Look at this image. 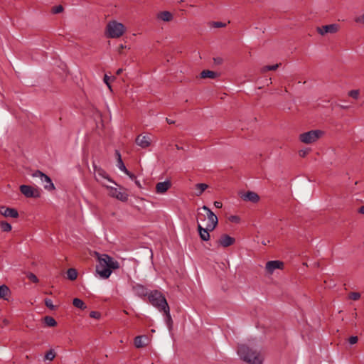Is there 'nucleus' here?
Listing matches in <instances>:
<instances>
[{
  "label": "nucleus",
  "mask_w": 364,
  "mask_h": 364,
  "mask_svg": "<svg viewBox=\"0 0 364 364\" xmlns=\"http://www.w3.org/2000/svg\"><path fill=\"white\" fill-rule=\"evenodd\" d=\"M115 154L117 161V166L119 168V169L125 173L127 175H128L131 178H135V176L133 174L130 173L129 171L127 169L122 159L121 154L118 150L115 151Z\"/></svg>",
  "instance_id": "16"
},
{
  "label": "nucleus",
  "mask_w": 364,
  "mask_h": 364,
  "mask_svg": "<svg viewBox=\"0 0 364 364\" xmlns=\"http://www.w3.org/2000/svg\"><path fill=\"white\" fill-rule=\"evenodd\" d=\"M93 169L95 179L100 182L103 186L105 185L102 180L106 179L108 181L117 185L116 182L111 179L106 171L101 167L97 166L93 163Z\"/></svg>",
  "instance_id": "6"
},
{
  "label": "nucleus",
  "mask_w": 364,
  "mask_h": 364,
  "mask_svg": "<svg viewBox=\"0 0 364 364\" xmlns=\"http://www.w3.org/2000/svg\"><path fill=\"white\" fill-rule=\"evenodd\" d=\"M348 298L354 301L358 300L360 298V294L358 292H350L348 294Z\"/></svg>",
  "instance_id": "33"
},
{
  "label": "nucleus",
  "mask_w": 364,
  "mask_h": 364,
  "mask_svg": "<svg viewBox=\"0 0 364 364\" xmlns=\"http://www.w3.org/2000/svg\"><path fill=\"white\" fill-rule=\"evenodd\" d=\"M358 213H361V214H364V205L363 206H361L359 210H358Z\"/></svg>",
  "instance_id": "45"
},
{
  "label": "nucleus",
  "mask_w": 364,
  "mask_h": 364,
  "mask_svg": "<svg viewBox=\"0 0 364 364\" xmlns=\"http://www.w3.org/2000/svg\"><path fill=\"white\" fill-rule=\"evenodd\" d=\"M32 176L33 178H38L41 183L43 185L45 189H47L48 191L55 189V186L51 179L47 175L44 174L41 171L38 170L36 171L34 173H32Z\"/></svg>",
  "instance_id": "7"
},
{
  "label": "nucleus",
  "mask_w": 364,
  "mask_h": 364,
  "mask_svg": "<svg viewBox=\"0 0 364 364\" xmlns=\"http://www.w3.org/2000/svg\"><path fill=\"white\" fill-rule=\"evenodd\" d=\"M146 340L147 338L146 336H138L134 338V345L136 348H141L145 346L143 340Z\"/></svg>",
  "instance_id": "26"
},
{
  "label": "nucleus",
  "mask_w": 364,
  "mask_h": 364,
  "mask_svg": "<svg viewBox=\"0 0 364 364\" xmlns=\"http://www.w3.org/2000/svg\"><path fill=\"white\" fill-rule=\"evenodd\" d=\"M0 228L4 232H9L11 230V225L5 221L0 222Z\"/></svg>",
  "instance_id": "31"
},
{
  "label": "nucleus",
  "mask_w": 364,
  "mask_h": 364,
  "mask_svg": "<svg viewBox=\"0 0 364 364\" xmlns=\"http://www.w3.org/2000/svg\"><path fill=\"white\" fill-rule=\"evenodd\" d=\"M68 278L72 281L75 280L77 277V272L75 269L70 268L67 272Z\"/></svg>",
  "instance_id": "29"
},
{
  "label": "nucleus",
  "mask_w": 364,
  "mask_h": 364,
  "mask_svg": "<svg viewBox=\"0 0 364 364\" xmlns=\"http://www.w3.org/2000/svg\"><path fill=\"white\" fill-rule=\"evenodd\" d=\"M241 198L245 201H250L256 203L259 200V196L257 193L253 191H247L241 196Z\"/></svg>",
  "instance_id": "17"
},
{
  "label": "nucleus",
  "mask_w": 364,
  "mask_h": 364,
  "mask_svg": "<svg viewBox=\"0 0 364 364\" xmlns=\"http://www.w3.org/2000/svg\"><path fill=\"white\" fill-rule=\"evenodd\" d=\"M109 77L107 75H105V77H104V82L108 86V87L110 89L111 86H110V84L109 82Z\"/></svg>",
  "instance_id": "42"
},
{
  "label": "nucleus",
  "mask_w": 364,
  "mask_h": 364,
  "mask_svg": "<svg viewBox=\"0 0 364 364\" xmlns=\"http://www.w3.org/2000/svg\"><path fill=\"white\" fill-rule=\"evenodd\" d=\"M280 64H275V65H266V66H264L261 68L260 71L261 73H266L267 71H269V70H275L276 69H277L279 68Z\"/></svg>",
  "instance_id": "30"
},
{
  "label": "nucleus",
  "mask_w": 364,
  "mask_h": 364,
  "mask_svg": "<svg viewBox=\"0 0 364 364\" xmlns=\"http://www.w3.org/2000/svg\"><path fill=\"white\" fill-rule=\"evenodd\" d=\"M166 122H167L168 124H173V123H174V122H173V120H171V119H168V118H166Z\"/></svg>",
  "instance_id": "47"
},
{
  "label": "nucleus",
  "mask_w": 364,
  "mask_h": 364,
  "mask_svg": "<svg viewBox=\"0 0 364 364\" xmlns=\"http://www.w3.org/2000/svg\"><path fill=\"white\" fill-rule=\"evenodd\" d=\"M27 277L29 280L34 283L38 282V279L37 278V277L31 272L28 273Z\"/></svg>",
  "instance_id": "36"
},
{
  "label": "nucleus",
  "mask_w": 364,
  "mask_h": 364,
  "mask_svg": "<svg viewBox=\"0 0 364 364\" xmlns=\"http://www.w3.org/2000/svg\"><path fill=\"white\" fill-rule=\"evenodd\" d=\"M157 17H158V18H159L164 21H166V22L171 21L173 19L172 14L167 11H161V12L159 13L157 15Z\"/></svg>",
  "instance_id": "21"
},
{
  "label": "nucleus",
  "mask_w": 364,
  "mask_h": 364,
  "mask_svg": "<svg viewBox=\"0 0 364 364\" xmlns=\"http://www.w3.org/2000/svg\"><path fill=\"white\" fill-rule=\"evenodd\" d=\"M45 304L50 309L54 310L55 309V306L53 304V301L50 299H45Z\"/></svg>",
  "instance_id": "35"
},
{
  "label": "nucleus",
  "mask_w": 364,
  "mask_h": 364,
  "mask_svg": "<svg viewBox=\"0 0 364 364\" xmlns=\"http://www.w3.org/2000/svg\"><path fill=\"white\" fill-rule=\"evenodd\" d=\"M44 323L49 327H53L57 325L56 321L51 316H46L44 318Z\"/></svg>",
  "instance_id": "28"
},
{
  "label": "nucleus",
  "mask_w": 364,
  "mask_h": 364,
  "mask_svg": "<svg viewBox=\"0 0 364 364\" xmlns=\"http://www.w3.org/2000/svg\"><path fill=\"white\" fill-rule=\"evenodd\" d=\"M354 316L356 317L357 316V313H355L354 314Z\"/></svg>",
  "instance_id": "51"
},
{
  "label": "nucleus",
  "mask_w": 364,
  "mask_h": 364,
  "mask_svg": "<svg viewBox=\"0 0 364 364\" xmlns=\"http://www.w3.org/2000/svg\"><path fill=\"white\" fill-rule=\"evenodd\" d=\"M171 186L169 181L159 182L156 185V193L158 194H163L166 193Z\"/></svg>",
  "instance_id": "18"
},
{
  "label": "nucleus",
  "mask_w": 364,
  "mask_h": 364,
  "mask_svg": "<svg viewBox=\"0 0 364 364\" xmlns=\"http://www.w3.org/2000/svg\"><path fill=\"white\" fill-rule=\"evenodd\" d=\"M132 289L134 294L140 298H144L149 295L148 289L141 284H134L132 285Z\"/></svg>",
  "instance_id": "13"
},
{
  "label": "nucleus",
  "mask_w": 364,
  "mask_h": 364,
  "mask_svg": "<svg viewBox=\"0 0 364 364\" xmlns=\"http://www.w3.org/2000/svg\"><path fill=\"white\" fill-rule=\"evenodd\" d=\"M176 148L178 149V150H181L183 148L179 146L178 145H176Z\"/></svg>",
  "instance_id": "50"
},
{
  "label": "nucleus",
  "mask_w": 364,
  "mask_h": 364,
  "mask_svg": "<svg viewBox=\"0 0 364 364\" xmlns=\"http://www.w3.org/2000/svg\"><path fill=\"white\" fill-rule=\"evenodd\" d=\"M235 242V239L228 235H223L218 240V244L223 247H227L232 245Z\"/></svg>",
  "instance_id": "19"
},
{
  "label": "nucleus",
  "mask_w": 364,
  "mask_h": 364,
  "mask_svg": "<svg viewBox=\"0 0 364 364\" xmlns=\"http://www.w3.org/2000/svg\"><path fill=\"white\" fill-rule=\"evenodd\" d=\"M217 76V73L214 71H211V70H203L201 73H200V77L201 78H210V79H213V78H215Z\"/></svg>",
  "instance_id": "23"
},
{
  "label": "nucleus",
  "mask_w": 364,
  "mask_h": 364,
  "mask_svg": "<svg viewBox=\"0 0 364 364\" xmlns=\"http://www.w3.org/2000/svg\"><path fill=\"white\" fill-rule=\"evenodd\" d=\"M237 354L241 360L248 364H262L263 357L261 353L256 350H252L245 344L239 345Z\"/></svg>",
  "instance_id": "2"
},
{
  "label": "nucleus",
  "mask_w": 364,
  "mask_h": 364,
  "mask_svg": "<svg viewBox=\"0 0 364 364\" xmlns=\"http://www.w3.org/2000/svg\"><path fill=\"white\" fill-rule=\"evenodd\" d=\"M198 230L200 237L203 241H208L210 240L209 232H211L212 230H208L207 226L205 228H203L200 224L198 223Z\"/></svg>",
  "instance_id": "20"
},
{
  "label": "nucleus",
  "mask_w": 364,
  "mask_h": 364,
  "mask_svg": "<svg viewBox=\"0 0 364 364\" xmlns=\"http://www.w3.org/2000/svg\"><path fill=\"white\" fill-rule=\"evenodd\" d=\"M358 336H350L348 338V342L351 345L355 344L358 342Z\"/></svg>",
  "instance_id": "37"
},
{
  "label": "nucleus",
  "mask_w": 364,
  "mask_h": 364,
  "mask_svg": "<svg viewBox=\"0 0 364 364\" xmlns=\"http://www.w3.org/2000/svg\"><path fill=\"white\" fill-rule=\"evenodd\" d=\"M21 192L28 198H37L40 196L39 191L37 189L32 188L28 185H21L20 186Z\"/></svg>",
  "instance_id": "11"
},
{
  "label": "nucleus",
  "mask_w": 364,
  "mask_h": 364,
  "mask_svg": "<svg viewBox=\"0 0 364 364\" xmlns=\"http://www.w3.org/2000/svg\"><path fill=\"white\" fill-rule=\"evenodd\" d=\"M214 205L215 208H221L222 206H223V204L221 202H219V201H215L214 202Z\"/></svg>",
  "instance_id": "43"
},
{
  "label": "nucleus",
  "mask_w": 364,
  "mask_h": 364,
  "mask_svg": "<svg viewBox=\"0 0 364 364\" xmlns=\"http://www.w3.org/2000/svg\"><path fill=\"white\" fill-rule=\"evenodd\" d=\"M355 21L356 23H364V14L361 16H358V17L355 18Z\"/></svg>",
  "instance_id": "41"
},
{
  "label": "nucleus",
  "mask_w": 364,
  "mask_h": 364,
  "mask_svg": "<svg viewBox=\"0 0 364 364\" xmlns=\"http://www.w3.org/2000/svg\"><path fill=\"white\" fill-rule=\"evenodd\" d=\"M10 294V290L6 285L0 286V298L4 300H8V296Z\"/></svg>",
  "instance_id": "22"
},
{
  "label": "nucleus",
  "mask_w": 364,
  "mask_h": 364,
  "mask_svg": "<svg viewBox=\"0 0 364 364\" xmlns=\"http://www.w3.org/2000/svg\"><path fill=\"white\" fill-rule=\"evenodd\" d=\"M119 267V262L108 255L103 254L98 257L96 272L102 279H107L112 270Z\"/></svg>",
  "instance_id": "1"
},
{
  "label": "nucleus",
  "mask_w": 364,
  "mask_h": 364,
  "mask_svg": "<svg viewBox=\"0 0 364 364\" xmlns=\"http://www.w3.org/2000/svg\"><path fill=\"white\" fill-rule=\"evenodd\" d=\"M149 302L159 311H161L164 309L168 310V304L165 297L159 291H151L148 295Z\"/></svg>",
  "instance_id": "3"
},
{
  "label": "nucleus",
  "mask_w": 364,
  "mask_h": 364,
  "mask_svg": "<svg viewBox=\"0 0 364 364\" xmlns=\"http://www.w3.org/2000/svg\"><path fill=\"white\" fill-rule=\"evenodd\" d=\"M225 26H226V24L223 22H220V21L213 22V26L215 28H222V27H225Z\"/></svg>",
  "instance_id": "38"
},
{
  "label": "nucleus",
  "mask_w": 364,
  "mask_h": 364,
  "mask_svg": "<svg viewBox=\"0 0 364 364\" xmlns=\"http://www.w3.org/2000/svg\"><path fill=\"white\" fill-rule=\"evenodd\" d=\"M90 316L95 318H99L100 316V314L97 311H91L90 313Z\"/></svg>",
  "instance_id": "40"
},
{
  "label": "nucleus",
  "mask_w": 364,
  "mask_h": 364,
  "mask_svg": "<svg viewBox=\"0 0 364 364\" xmlns=\"http://www.w3.org/2000/svg\"><path fill=\"white\" fill-rule=\"evenodd\" d=\"M202 209L206 211L207 213V218H208V223L206 225L207 229L210 230H213L218 223V219L217 216L215 215V213L207 206L203 205L202 207Z\"/></svg>",
  "instance_id": "8"
},
{
  "label": "nucleus",
  "mask_w": 364,
  "mask_h": 364,
  "mask_svg": "<svg viewBox=\"0 0 364 364\" xmlns=\"http://www.w3.org/2000/svg\"><path fill=\"white\" fill-rule=\"evenodd\" d=\"M239 218L237 216H232L231 217V221L237 222Z\"/></svg>",
  "instance_id": "46"
},
{
  "label": "nucleus",
  "mask_w": 364,
  "mask_h": 364,
  "mask_svg": "<svg viewBox=\"0 0 364 364\" xmlns=\"http://www.w3.org/2000/svg\"><path fill=\"white\" fill-rule=\"evenodd\" d=\"M196 192V196H200L208 188V185L205 183H197L195 186Z\"/></svg>",
  "instance_id": "25"
},
{
  "label": "nucleus",
  "mask_w": 364,
  "mask_h": 364,
  "mask_svg": "<svg viewBox=\"0 0 364 364\" xmlns=\"http://www.w3.org/2000/svg\"><path fill=\"white\" fill-rule=\"evenodd\" d=\"M338 30V26L336 23L325 25L317 28V31L321 36L326 33H335Z\"/></svg>",
  "instance_id": "12"
},
{
  "label": "nucleus",
  "mask_w": 364,
  "mask_h": 364,
  "mask_svg": "<svg viewBox=\"0 0 364 364\" xmlns=\"http://www.w3.org/2000/svg\"><path fill=\"white\" fill-rule=\"evenodd\" d=\"M342 109H347L348 107V106H345V105H338Z\"/></svg>",
  "instance_id": "49"
},
{
  "label": "nucleus",
  "mask_w": 364,
  "mask_h": 364,
  "mask_svg": "<svg viewBox=\"0 0 364 364\" xmlns=\"http://www.w3.org/2000/svg\"><path fill=\"white\" fill-rule=\"evenodd\" d=\"M0 214L6 218H16L18 217V213L15 208L6 206H0Z\"/></svg>",
  "instance_id": "14"
},
{
  "label": "nucleus",
  "mask_w": 364,
  "mask_h": 364,
  "mask_svg": "<svg viewBox=\"0 0 364 364\" xmlns=\"http://www.w3.org/2000/svg\"><path fill=\"white\" fill-rule=\"evenodd\" d=\"M162 311L164 312L165 315H166V318H165V321L169 328V330L171 329L172 328V318H171V314H170V309H168V310H166V309H164Z\"/></svg>",
  "instance_id": "27"
},
{
  "label": "nucleus",
  "mask_w": 364,
  "mask_h": 364,
  "mask_svg": "<svg viewBox=\"0 0 364 364\" xmlns=\"http://www.w3.org/2000/svg\"><path fill=\"white\" fill-rule=\"evenodd\" d=\"M348 95L353 99H358L359 97V90H353L348 92Z\"/></svg>",
  "instance_id": "34"
},
{
  "label": "nucleus",
  "mask_w": 364,
  "mask_h": 364,
  "mask_svg": "<svg viewBox=\"0 0 364 364\" xmlns=\"http://www.w3.org/2000/svg\"><path fill=\"white\" fill-rule=\"evenodd\" d=\"M323 134V132L321 130H311L303 134H301L299 136V139L301 142L309 144L316 141L320 137H321Z\"/></svg>",
  "instance_id": "5"
},
{
  "label": "nucleus",
  "mask_w": 364,
  "mask_h": 364,
  "mask_svg": "<svg viewBox=\"0 0 364 364\" xmlns=\"http://www.w3.org/2000/svg\"><path fill=\"white\" fill-rule=\"evenodd\" d=\"M125 31L124 25L117 21L109 22L106 27V35L111 38H117L122 36Z\"/></svg>",
  "instance_id": "4"
},
{
  "label": "nucleus",
  "mask_w": 364,
  "mask_h": 364,
  "mask_svg": "<svg viewBox=\"0 0 364 364\" xmlns=\"http://www.w3.org/2000/svg\"><path fill=\"white\" fill-rule=\"evenodd\" d=\"M73 304L75 307L80 309L82 310H85L87 309V306L85 305L84 301L78 298H75L73 300Z\"/></svg>",
  "instance_id": "24"
},
{
  "label": "nucleus",
  "mask_w": 364,
  "mask_h": 364,
  "mask_svg": "<svg viewBox=\"0 0 364 364\" xmlns=\"http://www.w3.org/2000/svg\"><path fill=\"white\" fill-rule=\"evenodd\" d=\"M134 182H135V184H136L139 188H141V183H140V181H138V180H136V179L135 178V181H134Z\"/></svg>",
  "instance_id": "44"
},
{
  "label": "nucleus",
  "mask_w": 364,
  "mask_h": 364,
  "mask_svg": "<svg viewBox=\"0 0 364 364\" xmlns=\"http://www.w3.org/2000/svg\"><path fill=\"white\" fill-rule=\"evenodd\" d=\"M63 6H60V5H59V6H55V7H54V8H53V12L54 14H59V13L62 12V11H63Z\"/></svg>",
  "instance_id": "39"
},
{
  "label": "nucleus",
  "mask_w": 364,
  "mask_h": 364,
  "mask_svg": "<svg viewBox=\"0 0 364 364\" xmlns=\"http://www.w3.org/2000/svg\"><path fill=\"white\" fill-rule=\"evenodd\" d=\"M104 186L109 190V195L111 197L115 198L122 202H126L128 200L129 195L127 193L122 192L115 187L109 186L107 185H104Z\"/></svg>",
  "instance_id": "9"
},
{
  "label": "nucleus",
  "mask_w": 364,
  "mask_h": 364,
  "mask_svg": "<svg viewBox=\"0 0 364 364\" xmlns=\"http://www.w3.org/2000/svg\"><path fill=\"white\" fill-rule=\"evenodd\" d=\"M284 267V263L279 260H272L266 263L265 270L266 272L272 274L276 269H282Z\"/></svg>",
  "instance_id": "10"
},
{
  "label": "nucleus",
  "mask_w": 364,
  "mask_h": 364,
  "mask_svg": "<svg viewBox=\"0 0 364 364\" xmlns=\"http://www.w3.org/2000/svg\"><path fill=\"white\" fill-rule=\"evenodd\" d=\"M55 353L53 350H50L45 355L46 360H53L55 358Z\"/></svg>",
  "instance_id": "32"
},
{
  "label": "nucleus",
  "mask_w": 364,
  "mask_h": 364,
  "mask_svg": "<svg viewBox=\"0 0 364 364\" xmlns=\"http://www.w3.org/2000/svg\"><path fill=\"white\" fill-rule=\"evenodd\" d=\"M136 144L142 149H146L151 145V139L147 135H139L135 140Z\"/></svg>",
  "instance_id": "15"
},
{
  "label": "nucleus",
  "mask_w": 364,
  "mask_h": 364,
  "mask_svg": "<svg viewBox=\"0 0 364 364\" xmlns=\"http://www.w3.org/2000/svg\"><path fill=\"white\" fill-rule=\"evenodd\" d=\"M122 73V68H119L117 70V75H120L121 73Z\"/></svg>",
  "instance_id": "48"
}]
</instances>
